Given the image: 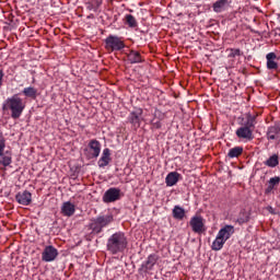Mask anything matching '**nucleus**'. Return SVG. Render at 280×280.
Instances as JSON below:
<instances>
[{"label": "nucleus", "mask_w": 280, "mask_h": 280, "mask_svg": "<svg viewBox=\"0 0 280 280\" xmlns=\"http://www.w3.org/2000/svg\"><path fill=\"white\" fill-rule=\"evenodd\" d=\"M2 110H10L12 119H19L23 115V110H25V102L19 94H14L4 101Z\"/></svg>", "instance_id": "f257e3e1"}, {"label": "nucleus", "mask_w": 280, "mask_h": 280, "mask_svg": "<svg viewBox=\"0 0 280 280\" xmlns=\"http://www.w3.org/2000/svg\"><path fill=\"white\" fill-rule=\"evenodd\" d=\"M128 246V238L122 232H117L113 234L107 241V250L112 255H117V253H124Z\"/></svg>", "instance_id": "f03ea898"}, {"label": "nucleus", "mask_w": 280, "mask_h": 280, "mask_svg": "<svg viewBox=\"0 0 280 280\" xmlns=\"http://www.w3.org/2000/svg\"><path fill=\"white\" fill-rule=\"evenodd\" d=\"M255 131V117L247 118L246 124L242 125L236 129V137L243 141H253L255 137L253 132Z\"/></svg>", "instance_id": "7ed1b4c3"}, {"label": "nucleus", "mask_w": 280, "mask_h": 280, "mask_svg": "<svg viewBox=\"0 0 280 280\" xmlns=\"http://www.w3.org/2000/svg\"><path fill=\"white\" fill-rule=\"evenodd\" d=\"M113 220V214L100 215L91 221L90 229L94 235H97L102 233V230L108 226Z\"/></svg>", "instance_id": "20e7f679"}, {"label": "nucleus", "mask_w": 280, "mask_h": 280, "mask_svg": "<svg viewBox=\"0 0 280 280\" xmlns=\"http://www.w3.org/2000/svg\"><path fill=\"white\" fill-rule=\"evenodd\" d=\"M124 47H126L124 39L117 35H109L105 39V49H107V51H121Z\"/></svg>", "instance_id": "39448f33"}, {"label": "nucleus", "mask_w": 280, "mask_h": 280, "mask_svg": "<svg viewBox=\"0 0 280 280\" xmlns=\"http://www.w3.org/2000/svg\"><path fill=\"white\" fill-rule=\"evenodd\" d=\"M0 165L3 166V171L12 165V153L5 151V139L3 137H0Z\"/></svg>", "instance_id": "423d86ee"}, {"label": "nucleus", "mask_w": 280, "mask_h": 280, "mask_svg": "<svg viewBox=\"0 0 280 280\" xmlns=\"http://www.w3.org/2000/svg\"><path fill=\"white\" fill-rule=\"evenodd\" d=\"M101 152H102V143L93 139L89 142L88 148L84 149V156H86V159L89 160L97 159Z\"/></svg>", "instance_id": "0eeeda50"}, {"label": "nucleus", "mask_w": 280, "mask_h": 280, "mask_svg": "<svg viewBox=\"0 0 280 280\" xmlns=\"http://www.w3.org/2000/svg\"><path fill=\"white\" fill-rule=\"evenodd\" d=\"M58 258V249L51 245H48L44 248L42 253V261H46L47 264L51 261H56Z\"/></svg>", "instance_id": "6e6552de"}, {"label": "nucleus", "mask_w": 280, "mask_h": 280, "mask_svg": "<svg viewBox=\"0 0 280 280\" xmlns=\"http://www.w3.org/2000/svg\"><path fill=\"white\" fill-rule=\"evenodd\" d=\"M121 199V189L119 188H109L105 191L103 196V202H117Z\"/></svg>", "instance_id": "1a4fd4ad"}, {"label": "nucleus", "mask_w": 280, "mask_h": 280, "mask_svg": "<svg viewBox=\"0 0 280 280\" xmlns=\"http://www.w3.org/2000/svg\"><path fill=\"white\" fill-rule=\"evenodd\" d=\"M190 226L194 233H205V220L202 217H192L190 219Z\"/></svg>", "instance_id": "9d476101"}, {"label": "nucleus", "mask_w": 280, "mask_h": 280, "mask_svg": "<svg viewBox=\"0 0 280 280\" xmlns=\"http://www.w3.org/2000/svg\"><path fill=\"white\" fill-rule=\"evenodd\" d=\"M267 139L268 141H278L280 142V122L273 126H270L267 129Z\"/></svg>", "instance_id": "9b49d317"}, {"label": "nucleus", "mask_w": 280, "mask_h": 280, "mask_svg": "<svg viewBox=\"0 0 280 280\" xmlns=\"http://www.w3.org/2000/svg\"><path fill=\"white\" fill-rule=\"evenodd\" d=\"M141 115H143V109L141 108H137L130 113L128 120L135 128H139V126H141Z\"/></svg>", "instance_id": "f8f14e48"}, {"label": "nucleus", "mask_w": 280, "mask_h": 280, "mask_svg": "<svg viewBox=\"0 0 280 280\" xmlns=\"http://www.w3.org/2000/svg\"><path fill=\"white\" fill-rule=\"evenodd\" d=\"M15 200L19 202V205H23L24 207H27L32 203V192L24 190L23 192H19L15 196Z\"/></svg>", "instance_id": "ddd939ff"}, {"label": "nucleus", "mask_w": 280, "mask_h": 280, "mask_svg": "<svg viewBox=\"0 0 280 280\" xmlns=\"http://www.w3.org/2000/svg\"><path fill=\"white\" fill-rule=\"evenodd\" d=\"M233 233H235V226L225 225L219 231L218 236L226 242L228 240H231V235H233Z\"/></svg>", "instance_id": "4468645a"}, {"label": "nucleus", "mask_w": 280, "mask_h": 280, "mask_svg": "<svg viewBox=\"0 0 280 280\" xmlns=\"http://www.w3.org/2000/svg\"><path fill=\"white\" fill-rule=\"evenodd\" d=\"M180 180V173L178 172H171L166 175L165 184L166 187H174Z\"/></svg>", "instance_id": "2eb2a0df"}, {"label": "nucleus", "mask_w": 280, "mask_h": 280, "mask_svg": "<svg viewBox=\"0 0 280 280\" xmlns=\"http://www.w3.org/2000/svg\"><path fill=\"white\" fill-rule=\"evenodd\" d=\"M230 7H231V2H229V0H218L212 5L213 11L217 13L224 12L229 10Z\"/></svg>", "instance_id": "dca6fc26"}, {"label": "nucleus", "mask_w": 280, "mask_h": 280, "mask_svg": "<svg viewBox=\"0 0 280 280\" xmlns=\"http://www.w3.org/2000/svg\"><path fill=\"white\" fill-rule=\"evenodd\" d=\"M61 213L62 215H66L67 218H71L73 213H75V205L71 203V201L63 202L61 207Z\"/></svg>", "instance_id": "f3484780"}, {"label": "nucleus", "mask_w": 280, "mask_h": 280, "mask_svg": "<svg viewBox=\"0 0 280 280\" xmlns=\"http://www.w3.org/2000/svg\"><path fill=\"white\" fill-rule=\"evenodd\" d=\"M127 60L130 62V65H138L139 62H143V58L141 57V54L136 50H130L127 55Z\"/></svg>", "instance_id": "a211bd4d"}, {"label": "nucleus", "mask_w": 280, "mask_h": 280, "mask_svg": "<svg viewBox=\"0 0 280 280\" xmlns=\"http://www.w3.org/2000/svg\"><path fill=\"white\" fill-rule=\"evenodd\" d=\"M110 163V149H104L101 159L98 160V167H106Z\"/></svg>", "instance_id": "6ab92c4d"}, {"label": "nucleus", "mask_w": 280, "mask_h": 280, "mask_svg": "<svg viewBox=\"0 0 280 280\" xmlns=\"http://www.w3.org/2000/svg\"><path fill=\"white\" fill-rule=\"evenodd\" d=\"M267 58V69H279V63H277V55L275 52H269L266 56Z\"/></svg>", "instance_id": "aec40b11"}, {"label": "nucleus", "mask_w": 280, "mask_h": 280, "mask_svg": "<svg viewBox=\"0 0 280 280\" xmlns=\"http://www.w3.org/2000/svg\"><path fill=\"white\" fill-rule=\"evenodd\" d=\"M156 261H159V256L151 254L147 261L142 265V268H145V270H152V268H154L156 265Z\"/></svg>", "instance_id": "412c9836"}, {"label": "nucleus", "mask_w": 280, "mask_h": 280, "mask_svg": "<svg viewBox=\"0 0 280 280\" xmlns=\"http://www.w3.org/2000/svg\"><path fill=\"white\" fill-rule=\"evenodd\" d=\"M224 244H226V241L221 238V236H219V234H217L215 240L212 243V250H222V248H224Z\"/></svg>", "instance_id": "4be33fe9"}, {"label": "nucleus", "mask_w": 280, "mask_h": 280, "mask_svg": "<svg viewBox=\"0 0 280 280\" xmlns=\"http://www.w3.org/2000/svg\"><path fill=\"white\" fill-rule=\"evenodd\" d=\"M22 93H23V95H25V97H31V100H36L38 90H36V88H34V86H28V88H24Z\"/></svg>", "instance_id": "5701e85b"}, {"label": "nucleus", "mask_w": 280, "mask_h": 280, "mask_svg": "<svg viewBox=\"0 0 280 280\" xmlns=\"http://www.w3.org/2000/svg\"><path fill=\"white\" fill-rule=\"evenodd\" d=\"M173 218H175V220H183L185 218V209L180 206H175L173 209Z\"/></svg>", "instance_id": "b1692460"}, {"label": "nucleus", "mask_w": 280, "mask_h": 280, "mask_svg": "<svg viewBox=\"0 0 280 280\" xmlns=\"http://www.w3.org/2000/svg\"><path fill=\"white\" fill-rule=\"evenodd\" d=\"M243 152H244V148L235 147V148L230 149L228 156L230 159H237V156H240Z\"/></svg>", "instance_id": "393cba45"}, {"label": "nucleus", "mask_w": 280, "mask_h": 280, "mask_svg": "<svg viewBox=\"0 0 280 280\" xmlns=\"http://www.w3.org/2000/svg\"><path fill=\"white\" fill-rule=\"evenodd\" d=\"M265 165H267V167H277V165H279V155H271L267 161H265Z\"/></svg>", "instance_id": "a878e982"}, {"label": "nucleus", "mask_w": 280, "mask_h": 280, "mask_svg": "<svg viewBox=\"0 0 280 280\" xmlns=\"http://www.w3.org/2000/svg\"><path fill=\"white\" fill-rule=\"evenodd\" d=\"M280 183V177L276 176V177H271L269 179V186L267 187V194H269V191H272V189H275V186L279 185Z\"/></svg>", "instance_id": "bb28decb"}, {"label": "nucleus", "mask_w": 280, "mask_h": 280, "mask_svg": "<svg viewBox=\"0 0 280 280\" xmlns=\"http://www.w3.org/2000/svg\"><path fill=\"white\" fill-rule=\"evenodd\" d=\"M250 220V214L248 212H241L236 222L238 224H246Z\"/></svg>", "instance_id": "cd10ccee"}, {"label": "nucleus", "mask_w": 280, "mask_h": 280, "mask_svg": "<svg viewBox=\"0 0 280 280\" xmlns=\"http://www.w3.org/2000/svg\"><path fill=\"white\" fill-rule=\"evenodd\" d=\"M226 51L229 58H237V56H242V50H240V48H230Z\"/></svg>", "instance_id": "c85d7f7f"}, {"label": "nucleus", "mask_w": 280, "mask_h": 280, "mask_svg": "<svg viewBox=\"0 0 280 280\" xmlns=\"http://www.w3.org/2000/svg\"><path fill=\"white\" fill-rule=\"evenodd\" d=\"M125 21L130 27H137V20L135 19V16H132V14H127L125 16Z\"/></svg>", "instance_id": "c756f323"}, {"label": "nucleus", "mask_w": 280, "mask_h": 280, "mask_svg": "<svg viewBox=\"0 0 280 280\" xmlns=\"http://www.w3.org/2000/svg\"><path fill=\"white\" fill-rule=\"evenodd\" d=\"M152 128L154 130H159V128H161V121H159V120L152 121Z\"/></svg>", "instance_id": "7c9ffc66"}, {"label": "nucleus", "mask_w": 280, "mask_h": 280, "mask_svg": "<svg viewBox=\"0 0 280 280\" xmlns=\"http://www.w3.org/2000/svg\"><path fill=\"white\" fill-rule=\"evenodd\" d=\"M3 86V71L0 70V88Z\"/></svg>", "instance_id": "2f4dec72"}, {"label": "nucleus", "mask_w": 280, "mask_h": 280, "mask_svg": "<svg viewBox=\"0 0 280 280\" xmlns=\"http://www.w3.org/2000/svg\"><path fill=\"white\" fill-rule=\"evenodd\" d=\"M267 211H269V213H275V209L272 207H268Z\"/></svg>", "instance_id": "473e14b6"}]
</instances>
